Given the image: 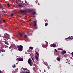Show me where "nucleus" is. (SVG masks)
<instances>
[{"instance_id":"nucleus-39","label":"nucleus","mask_w":73,"mask_h":73,"mask_svg":"<svg viewBox=\"0 0 73 73\" xmlns=\"http://www.w3.org/2000/svg\"><path fill=\"white\" fill-rule=\"evenodd\" d=\"M25 2L26 3H27V1L25 0Z\"/></svg>"},{"instance_id":"nucleus-5","label":"nucleus","mask_w":73,"mask_h":73,"mask_svg":"<svg viewBox=\"0 0 73 73\" xmlns=\"http://www.w3.org/2000/svg\"><path fill=\"white\" fill-rule=\"evenodd\" d=\"M50 47H53V48H55L57 47V46L56 45V44H52L50 45Z\"/></svg>"},{"instance_id":"nucleus-19","label":"nucleus","mask_w":73,"mask_h":73,"mask_svg":"<svg viewBox=\"0 0 73 73\" xmlns=\"http://www.w3.org/2000/svg\"><path fill=\"white\" fill-rule=\"evenodd\" d=\"M45 26H46V27H47V26H48V23H45Z\"/></svg>"},{"instance_id":"nucleus-35","label":"nucleus","mask_w":73,"mask_h":73,"mask_svg":"<svg viewBox=\"0 0 73 73\" xmlns=\"http://www.w3.org/2000/svg\"><path fill=\"white\" fill-rule=\"evenodd\" d=\"M71 54L72 55V56H73V52H72L71 53Z\"/></svg>"},{"instance_id":"nucleus-49","label":"nucleus","mask_w":73,"mask_h":73,"mask_svg":"<svg viewBox=\"0 0 73 73\" xmlns=\"http://www.w3.org/2000/svg\"><path fill=\"white\" fill-rule=\"evenodd\" d=\"M44 72H45V70H44Z\"/></svg>"},{"instance_id":"nucleus-44","label":"nucleus","mask_w":73,"mask_h":73,"mask_svg":"<svg viewBox=\"0 0 73 73\" xmlns=\"http://www.w3.org/2000/svg\"><path fill=\"white\" fill-rule=\"evenodd\" d=\"M0 53H1V50L0 49Z\"/></svg>"},{"instance_id":"nucleus-29","label":"nucleus","mask_w":73,"mask_h":73,"mask_svg":"<svg viewBox=\"0 0 73 73\" xmlns=\"http://www.w3.org/2000/svg\"><path fill=\"white\" fill-rule=\"evenodd\" d=\"M25 73H30V72H26Z\"/></svg>"},{"instance_id":"nucleus-51","label":"nucleus","mask_w":73,"mask_h":73,"mask_svg":"<svg viewBox=\"0 0 73 73\" xmlns=\"http://www.w3.org/2000/svg\"><path fill=\"white\" fill-rule=\"evenodd\" d=\"M66 72H65V73H66Z\"/></svg>"},{"instance_id":"nucleus-20","label":"nucleus","mask_w":73,"mask_h":73,"mask_svg":"<svg viewBox=\"0 0 73 73\" xmlns=\"http://www.w3.org/2000/svg\"><path fill=\"white\" fill-rule=\"evenodd\" d=\"M29 48L30 49H33V47H29Z\"/></svg>"},{"instance_id":"nucleus-8","label":"nucleus","mask_w":73,"mask_h":73,"mask_svg":"<svg viewBox=\"0 0 73 73\" xmlns=\"http://www.w3.org/2000/svg\"><path fill=\"white\" fill-rule=\"evenodd\" d=\"M23 61V59H21L20 58H17V61Z\"/></svg>"},{"instance_id":"nucleus-3","label":"nucleus","mask_w":73,"mask_h":73,"mask_svg":"<svg viewBox=\"0 0 73 73\" xmlns=\"http://www.w3.org/2000/svg\"><path fill=\"white\" fill-rule=\"evenodd\" d=\"M17 48L19 51L20 52H22L23 51V47L22 45H20L19 46H17Z\"/></svg>"},{"instance_id":"nucleus-24","label":"nucleus","mask_w":73,"mask_h":73,"mask_svg":"<svg viewBox=\"0 0 73 73\" xmlns=\"http://www.w3.org/2000/svg\"><path fill=\"white\" fill-rule=\"evenodd\" d=\"M54 50L56 52H58V51H57V49H55Z\"/></svg>"},{"instance_id":"nucleus-48","label":"nucleus","mask_w":73,"mask_h":73,"mask_svg":"<svg viewBox=\"0 0 73 73\" xmlns=\"http://www.w3.org/2000/svg\"><path fill=\"white\" fill-rule=\"evenodd\" d=\"M12 38H13V39L14 38H13V37H12Z\"/></svg>"},{"instance_id":"nucleus-4","label":"nucleus","mask_w":73,"mask_h":73,"mask_svg":"<svg viewBox=\"0 0 73 73\" xmlns=\"http://www.w3.org/2000/svg\"><path fill=\"white\" fill-rule=\"evenodd\" d=\"M69 39V40H72V39H73V36H72L70 37V36L68 38H67L65 39V41H68V39Z\"/></svg>"},{"instance_id":"nucleus-32","label":"nucleus","mask_w":73,"mask_h":73,"mask_svg":"<svg viewBox=\"0 0 73 73\" xmlns=\"http://www.w3.org/2000/svg\"><path fill=\"white\" fill-rule=\"evenodd\" d=\"M29 12H32V10H29L28 11Z\"/></svg>"},{"instance_id":"nucleus-31","label":"nucleus","mask_w":73,"mask_h":73,"mask_svg":"<svg viewBox=\"0 0 73 73\" xmlns=\"http://www.w3.org/2000/svg\"><path fill=\"white\" fill-rule=\"evenodd\" d=\"M58 50H61V49L60 48H58Z\"/></svg>"},{"instance_id":"nucleus-41","label":"nucleus","mask_w":73,"mask_h":73,"mask_svg":"<svg viewBox=\"0 0 73 73\" xmlns=\"http://www.w3.org/2000/svg\"><path fill=\"white\" fill-rule=\"evenodd\" d=\"M1 23V20H0V23Z\"/></svg>"},{"instance_id":"nucleus-15","label":"nucleus","mask_w":73,"mask_h":73,"mask_svg":"<svg viewBox=\"0 0 73 73\" xmlns=\"http://www.w3.org/2000/svg\"><path fill=\"white\" fill-rule=\"evenodd\" d=\"M5 51V50H4V49H2V50L1 51V52H4Z\"/></svg>"},{"instance_id":"nucleus-43","label":"nucleus","mask_w":73,"mask_h":73,"mask_svg":"<svg viewBox=\"0 0 73 73\" xmlns=\"http://www.w3.org/2000/svg\"><path fill=\"white\" fill-rule=\"evenodd\" d=\"M0 8H1V4H0Z\"/></svg>"},{"instance_id":"nucleus-1","label":"nucleus","mask_w":73,"mask_h":73,"mask_svg":"<svg viewBox=\"0 0 73 73\" xmlns=\"http://www.w3.org/2000/svg\"><path fill=\"white\" fill-rule=\"evenodd\" d=\"M19 12L21 14H27V11L26 10H20Z\"/></svg>"},{"instance_id":"nucleus-18","label":"nucleus","mask_w":73,"mask_h":73,"mask_svg":"<svg viewBox=\"0 0 73 73\" xmlns=\"http://www.w3.org/2000/svg\"><path fill=\"white\" fill-rule=\"evenodd\" d=\"M5 48H8V46L7 45H4Z\"/></svg>"},{"instance_id":"nucleus-22","label":"nucleus","mask_w":73,"mask_h":73,"mask_svg":"<svg viewBox=\"0 0 73 73\" xmlns=\"http://www.w3.org/2000/svg\"><path fill=\"white\" fill-rule=\"evenodd\" d=\"M36 54L37 56H39V53H38V52H36Z\"/></svg>"},{"instance_id":"nucleus-30","label":"nucleus","mask_w":73,"mask_h":73,"mask_svg":"<svg viewBox=\"0 0 73 73\" xmlns=\"http://www.w3.org/2000/svg\"><path fill=\"white\" fill-rule=\"evenodd\" d=\"M64 57H67V56H66V55H64Z\"/></svg>"},{"instance_id":"nucleus-7","label":"nucleus","mask_w":73,"mask_h":73,"mask_svg":"<svg viewBox=\"0 0 73 73\" xmlns=\"http://www.w3.org/2000/svg\"><path fill=\"white\" fill-rule=\"evenodd\" d=\"M4 36L5 37V38H9V35L7 34H4Z\"/></svg>"},{"instance_id":"nucleus-21","label":"nucleus","mask_w":73,"mask_h":73,"mask_svg":"<svg viewBox=\"0 0 73 73\" xmlns=\"http://www.w3.org/2000/svg\"><path fill=\"white\" fill-rule=\"evenodd\" d=\"M44 21H45V22H47V23H48V21L47 19H45Z\"/></svg>"},{"instance_id":"nucleus-6","label":"nucleus","mask_w":73,"mask_h":73,"mask_svg":"<svg viewBox=\"0 0 73 73\" xmlns=\"http://www.w3.org/2000/svg\"><path fill=\"white\" fill-rule=\"evenodd\" d=\"M32 60L31 59H29L28 60V63L30 64V65H31V62H32Z\"/></svg>"},{"instance_id":"nucleus-46","label":"nucleus","mask_w":73,"mask_h":73,"mask_svg":"<svg viewBox=\"0 0 73 73\" xmlns=\"http://www.w3.org/2000/svg\"><path fill=\"white\" fill-rule=\"evenodd\" d=\"M18 1H20V0H18Z\"/></svg>"},{"instance_id":"nucleus-9","label":"nucleus","mask_w":73,"mask_h":73,"mask_svg":"<svg viewBox=\"0 0 73 73\" xmlns=\"http://www.w3.org/2000/svg\"><path fill=\"white\" fill-rule=\"evenodd\" d=\"M19 33L20 36L21 37H22L23 36V34L22 33Z\"/></svg>"},{"instance_id":"nucleus-13","label":"nucleus","mask_w":73,"mask_h":73,"mask_svg":"<svg viewBox=\"0 0 73 73\" xmlns=\"http://www.w3.org/2000/svg\"><path fill=\"white\" fill-rule=\"evenodd\" d=\"M9 49L11 51L12 50V46H10V47H9Z\"/></svg>"},{"instance_id":"nucleus-33","label":"nucleus","mask_w":73,"mask_h":73,"mask_svg":"<svg viewBox=\"0 0 73 73\" xmlns=\"http://www.w3.org/2000/svg\"><path fill=\"white\" fill-rule=\"evenodd\" d=\"M1 8H3V6L1 5Z\"/></svg>"},{"instance_id":"nucleus-28","label":"nucleus","mask_w":73,"mask_h":73,"mask_svg":"<svg viewBox=\"0 0 73 73\" xmlns=\"http://www.w3.org/2000/svg\"><path fill=\"white\" fill-rule=\"evenodd\" d=\"M5 19H4L3 20V23H5Z\"/></svg>"},{"instance_id":"nucleus-17","label":"nucleus","mask_w":73,"mask_h":73,"mask_svg":"<svg viewBox=\"0 0 73 73\" xmlns=\"http://www.w3.org/2000/svg\"><path fill=\"white\" fill-rule=\"evenodd\" d=\"M66 53V51L65 50H64L62 52V53L63 54H65V53Z\"/></svg>"},{"instance_id":"nucleus-12","label":"nucleus","mask_w":73,"mask_h":73,"mask_svg":"<svg viewBox=\"0 0 73 73\" xmlns=\"http://www.w3.org/2000/svg\"><path fill=\"white\" fill-rule=\"evenodd\" d=\"M32 14H33V15H36V13L35 12H33Z\"/></svg>"},{"instance_id":"nucleus-45","label":"nucleus","mask_w":73,"mask_h":73,"mask_svg":"<svg viewBox=\"0 0 73 73\" xmlns=\"http://www.w3.org/2000/svg\"><path fill=\"white\" fill-rule=\"evenodd\" d=\"M0 73H1V70H0Z\"/></svg>"},{"instance_id":"nucleus-47","label":"nucleus","mask_w":73,"mask_h":73,"mask_svg":"<svg viewBox=\"0 0 73 73\" xmlns=\"http://www.w3.org/2000/svg\"><path fill=\"white\" fill-rule=\"evenodd\" d=\"M31 59H32V60L33 59V58H31Z\"/></svg>"},{"instance_id":"nucleus-40","label":"nucleus","mask_w":73,"mask_h":73,"mask_svg":"<svg viewBox=\"0 0 73 73\" xmlns=\"http://www.w3.org/2000/svg\"><path fill=\"white\" fill-rule=\"evenodd\" d=\"M46 44H48V42L46 41Z\"/></svg>"},{"instance_id":"nucleus-26","label":"nucleus","mask_w":73,"mask_h":73,"mask_svg":"<svg viewBox=\"0 0 73 73\" xmlns=\"http://www.w3.org/2000/svg\"><path fill=\"white\" fill-rule=\"evenodd\" d=\"M7 6H8V7H9V6H10V5L9 4H7Z\"/></svg>"},{"instance_id":"nucleus-2","label":"nucleus","mask_w":73,"mask_h":73,"mask_svg":"<svg viewBox=\"0 0 73 73\" xmlns=\"http://www.w3.org/2000/svg\"><path fill=\"white\" fill-rule=\"evenodd\" d=\"M33 23H34L33 24V25L34 27L36 29H37V20H35L34 21H33Z\"/></svg>"},{"instance_id":"nucleus-23","label":"nucleus","mask_w":73,"mask_h":73,"mask_svg":"<svg viewBox=\"0 0 73 73\" xmlns=\"http://www.w3.org/2000/svg\"><path fill=\"white\" fill-rule=\"evenodd\" d=\"M18 5L19 6V7H21V5L20 4H18Z\"/></svg>"},{"instance_id":"nucleus-16","label":"nucleus","mask_w":73,"mask_h":73,"mask_svg":"<svg viewBox=\"0 0 73 73\" xmlns=\"http://www.w3.org/2000/svg\"><path fill=\"white\" fill-rule=\"evenodd\" d=\"M5 44H6V45H9V43L5 41Z\"/></svg>"},{"instance_id":"nucleus-11","label":"nucleus","mask_w":73,"mask_h":73,"mask_svg":"<svg viewBox=\"0 0 73 73\" xmlns=\"http://www.w3.org/2000/svg\"><path fill=\"white\" fill-rule=\"evenodd\" d=\"M57 61H60V58L59 57H57Z\"/></svg>"},{"instance_id":"nucleus-42","label":"nucleus","mask_w":73,"mask_h":73,"mask_svg":"<svg viewBox=\"0 0 73 73\" xmlns=\"http://www.w3.org/2000/svg\"><path fill=\"white\" fill-rule=\"evenodd\" d=\"M32 60H33V62H34V59H32Z\"/></svg>"},{"instance_id":"nucleus-36","label":"nucleus","mask_w":73,"mask_h":73,"mask_svg":"<svg viewBox=\"0 0 73 73\" xmlns=\"http://www.w3.org/2000/svg\"><path fill=\"white\" fill-rule=\"evenodd\" d=\"M22 69L23 70H25V68H22Z\"/></svg>"},{"instance_id":"nucleus-25","label":"nucleus","mask_w":73,"mask_h":73,"mask_svg":"<svg viewBox=\"0 0 73 73\" xmlns=\"http://www.w3.org/2000/svg\"><path fill=\"white\" fill-rule=\"evenodd\" d=\"M13 67H14L15 68H16V65L14 64L13 66Z\"/></svg>"},{"instance_id":"nucleus-50","label":"nucleus","mask_w":73,"mask_h":73,"mask_svg":"<svg viewBox=\"0 0 73 73\" xmlns=\"http://www.w3.org/2000/svg\"><path fill=\"white\" fill-rule=\"evenodd\" d=\"M0 36H1V34H0Z\"/></svg>"},{"instance_id":"nucleus-14","label":"nucleus","mask_w":73,"mask_h":73,"mask_svg":"<svg viewBox=\"0 0 73 73\" xmlns=\"http://www.w3.org/2000/svg\"><path fill=\"white\" fill-rule=\"evenodd\" d=\"M13 16H14V14H13V13H11V15H10L11 17H12Z\"/></svg>"},{"instance_id":"nucleus-37","label":"nucleus","mask_w":73,"mask_h":73,"mask_svg":"<svg viewBox=\"0 0 73 73\" xmlns=\"http://www.w3.org/2000/svg\"><path fill=\"white\" fill-rule=\"evenodd\" d=\"M28 34L29 35H31V34H32L31 33H28Z\"/></svg>"},{"instance_id":"nucleus-27","label":"nucleus","mask_w":73,"mask_h":73,"mask_svg":"<svg viewBox=\"0 0 73 73\" xmlns=\"http://www.w3.org/2000/svg\"><path fill=\"white\" fill-rule=\"evenodd\" d=\"M23 36L24 37H27V35H25Z\"/></svg>"},{"instance_id":"nucleus-34","label":"nucleus","mask_w":73,"mask_h":73,"mask_svg":"<svg viewBox=\"0 0 73 73\" xmlns=\"http://www.w3.org/2000/svg\"><path fill=\"white\" fill-rule=\"evenodd\" d=\"M29 21H32V19H30L29 20Z\"/></svg>"},{"instance_id":"nucleus-38","label":"nucleus","mask_w":73,"mask_h":73,"mask_svg":"<svg viewBox=\"0 0 73 73\" xmlns=\"http://www.w3.org/2000/svg\"><path fill=\"white\" fill-rule=\"evenodd\" d=\"M22 73H25V72H24V71H22Z\"/></svg>"},{"instance_id":"nucleus-10","label":"nucleus","mask_w":73,"mask_h":73,"mask_svg":"<svg viewBox=\"0 0 73 73\" xmlns=\"http://www.w3.org/2000/svg\"><path fill=\"white\" fill-rule=\"evenodd\" d=\"M35 58L36 60H37V61H38V56H36L35 57Z\"/></svg>"}]
</instances>
